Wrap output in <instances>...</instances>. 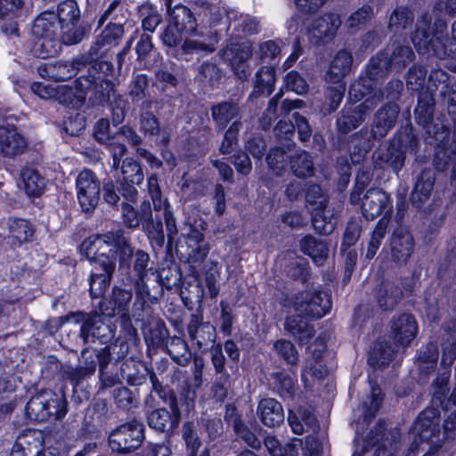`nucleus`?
Wrapping results in <instances>:
<instances>
[{"label":"nucleus","instance_id":"4be33fe9","mask_svg":"<svg viewBox=\"0 0 456 456\" xmlns=\"http://www.w3.org/2000/svg\"><path fill=\"white\" fill-rule=\"evenodd\" d=\"M186 329L190 339L196 343L199 349L216 340V328L209 322H203L202 310L191 314Z\"/></svg>","mask_w":456,"mask_h":456},{"label":"nucleus","instance_id":"ddd939ff","mask_svg":"<svg viewBox=\"0 0 456 456\" xmlns=\"http://www.w3.org/2000/svg\"><path fill=\"white\" fill-rule=\"evenodd\" d=\"M170 411L165 407L157 408L146 414L148 426L154 431L170 435L176 429L182 419L181 409L178 401L164 402Z\"/></svg>","mask_w":456,"mask_h":456},{"label":"nucleus","instance_id":"09e8293b","mask_svg":"<svg viewBox=\"0 0 456 456\" xmlns=\"http://www.w3.org/2000/svg\"><path fill=\"white\" fill-rule=\"evenodd\" d=\"M305 201L311 211L326 210L330 198L321 185L308 183L305 191Z\"/></svg>","mask_w":456,"mask_h":456},{"label":"nucleus","instance_id":"6e6d98bb","mask_svg":"<svg viewBox=\"0 0 456 456\" xmlns=\"http://www.w3.org/2000/svg\"><path fill=\"white\" fill-rule=\"evenodd\" d=\"M110 47L98 36L95 41L92 43L88 51L77 56L78 61H80L84 68L86 66H94L95 63L99 62H109L108 61L101 60L104 57L105 53H107Z\"/></svg>","mask_w":456,"mask_h":456},{"label":"nucleus","instance_id":"7c9ffc66","mask_svg":"<svg viewBox=\"0 0 456 456\" xmlns=\"http://www.w3.org/2000/svg\"><path fill=\"white\" fill-rule=\"evenodd\" d=\"M256 415L263 425L268 428L279 427L284 421V410L274 398L262 399L257 405Z\"/></svg>","mask_w":456,"mask_h":456},{"label":"nucleus","instance_id":"c03bdc74","mask_svg":"<svg viewBox=\"0 0 456 456\" xmlns=\"http://www.w3.org/2000/svg\"><path fill=\"white\" fill-rule=\"evenodd\" d=\"M165 348L176 364L185 367L190 363L191 353L187 342L182 338L177 336L170 337Z\"/></svg>","mask_w":456,"mask_h":456},{"label":"nucleus","instance_id":"423d86ee","mask_svg":"<svg viewBox=\"0 0 456 456\" xmlns=\"http://www.w3.org/2000/svg\"><path fill=\"white\" fill-rule=\"evenodd\" d=\"M292 304L295 312L310 319L323 317L332 306L330 295L318 289L298 292L295 295Z\"/></svg>","mask_w":456,"mask_h":456},{"label":"nucleus","instance_id":"412c9836","mask_svg":"<svg viewBox=\"0 0 456 456\" xmlns=\"http://www.w3.org/2000/svg\"><path fill=\"white\" fill-rule=\"evenodd\" d=\"M375 168H390L398 174L405 163L406 156L402 149H399L391 140L384 147L377 149L373 155Z\"/></svg>","mask_w":456,"mask_h":456},{"label":"nucleus","instance_id":"f3484780","mask_svg":"<svg viewBox=\"0 0 456 456\" xmlns=\"http://www.w3.org/2000/svg\"><path fill=\"white\" fill-rule=\"evenodd\" d=\"M400 113L396 102H387L381 105L374 113L370 129L373 136L382 140L395 126Z\"/></svg>","mask_w":456,"mask_h":456},{"label":"nucleus","instance_id":"4468645a","mask_svg":"<svg viewBox=\"0 0 456 456\" xmlns=\"http://www.w3.org/2000/svg\"><path fill=\"white\" fill-rule=\"evenodd\" d=\"M376 141L380 140L373 136V133L370 128L364 126L343 137V139L341 138L338 149L348 152L352 162L358 164L363 160L373 148Z\"/></svg>","mask_w":456,"mask_h":456},{"label":"nucleus","instance_id":"f257e3e1","mask_svg":"<svg viewBox=\"0 0 456 456\" xmlns=\"http://www.w3.org/2000/svg\"><path fill=\"white\" fill-rule=\"evenodd\" d=\"M445 32L446 29L439 31L435 21H432V16L425 12L417 20L412 42L420 54L445 59L453 54L452 41Z\"/></svg>","mask_w":456,"mask_h":456},{"label":"nucleus","instance_id":"f704fd0d","mask_svg":"<svg viewBox=\"0 0 456 456\" xmlns=\"http://www.w3.org/2000/svg\"><path fill=\"white\" fill-rule=\"evenodd\" d=\"M353 65V55L350 52L339 50L332 59L325 74L326 82H344L350 73Z\"/></svg>","mask_w":456,"mask_h":456},{"label":"nucleus","instance_id":"6e6552de","mask_svg":"<svg viewBox=\"0 0 456 456\" xmlns=\"http://www.w3.org/2000/svg\"><path fill=\"white\" fill-rule=\"evenodd\" d=\"M386 58L381 51L371 57L366 67L367 78H361L350 86V99L355 102L360 101L370 93L372 82L377 83L382 80L393 71Z\"/></svg>","mask_w":456,"mask_h":456},{"label":"nucleus","instance_id":"69168bd1","mask_svg":"<svg viewBox=\"0 0 456 456\" xmlns=\"http://www.w3.org/2000/svg\"><path fill=\"white\" fill-rule=\"evenodd\" d=\"M332 86L327 87L325 91L326 108L325 114H331L338 110L346 92L345 82H328Z\"/></svg>","mask_w":456,"mask_h":456},{"label":"nucleus","instance_id":"a18cd8bd","mask_svg":"<svg viewBox=\"0 0 456 456\" xmlns=\"http://www.w3.org/2000/svg\"><path fill=\"white\" fill-rule=\"evenodd\" d=\"M290 170L298 178L311 177L314 175V167L312 156L301 151L290 156Z\"/></svg>","mask_w":456,"mask_h":456},{"label":"nucleus","instance_id":"a19ab883","mask_svg":"<svg viewBox=\"0 0 456 456\" xmlns=\"http://www.w3.org/2000/svg\"><path fill=\"white\" fill-rule=\"evenodd\" d=\"M137 300H142V305L146 302L155 303L163 295V287L156 278L151 281L148 277L142 280H134V283Z\"/></svg>","mask_w":456,"mask_h":456},{"label":"nucleus","instance_id":"bf43d9fd","mask_svg":"<svg viewBox=\"0 0 456 456\" xmlns=\"http://www.w3.org/2000/svg\"><path fill=\"white\" fill-rule=\"evenodd\" d=\"M242 122H232L225 128L223 134V140L219 145L218 151L223 155L231 154L239 145V134L242 129Z\"/></svg>","mask_w":456,"mask_h":456},{"label":"nucleus","instance_id":"0eeeda50","mask_svg":"<svg viewBox=\"0 0 456 456\" xmlns=\"http://www.w3.org/2000/svg\"><path fill=\"white\" fill-rule=\"evenodd\" d=\"M104 248V241L101 238L85 240L81 244V251L91 263L90 274L95 277L108 274L112 277L116 270V254H107L101 251Z\"/></svg>","mask_w":456,"mask_h":456},{"label":"nucleus","instance_id":"c756f323","mask_svg":"<svg viewBox=\"0 0 456 456\" xmlns=\"http://www.w3.org/2000/svg\"><path fill=\"white\" fill-rule=\"evenodd\" d=\"M303 315H289L284 320V330L291 336L298 345H306L315 335V329L313 324L304 320Z\"/></svg>","mask_w":456,"mask_h":456},{"label":"nucleus","instance_id":"8fccbe9b","mask_svg":"<svg viewBox=\"0 0 456 456\" xmlns=\"http://www.w3.org/2000/svg\"><path fill=\"white\" fill-rule=\"evenodd\" d=\"M50 68L51 79L54 81H66L75 77L84 68L78 58L72 61H56Z\"/></svg>","mask_w":456,"mask_h":456},{"label":"nucleus","instance_id":"5fc2aeb1","mask_svg":"<svg viewBox=\"0 0 456 456\" xmlns=\"http://www.w3.org/2000/svg\"><path fill=\"white\" fill-rule=\"evenodd\" d=\"M21 178L25 191L29 196L38 197L44 192L46 186L45 179L36 169H22Z\"/></svg>","mask_w":456,"mask_h":456},{"label":"nucleus","instance_id":"ea45409f","mask_svg":"<svg viewBox=\"0 0 456 456\" xmlns=\"http://www.w3.org/2000/svg\"><path fill=\"white\" fill-rule=\"evenodd\" d=\"M129 386L120 385L113 388L111 396L113 403L119 411L129 412L140 405L139 392L132 390Z\"/></svg>","mask_w":456,"mask_h":456},{"label":"nucleus","instance_id":"f8f14e48","mask_svg":"<svg viewBox=\"0 0 456 456\" xmlns=\"http://www.w3.org/2000/svg\"><path fill=\"white\" fill-rule=\"evenodd\" d=\"M78 203L85 213H92L98 206L101 183L96 175L89 170H82L76 180Z\"/></svg>","mask_w":456,"mask_h":456},{"label":"nucleus","instance_id":"bb28decb","mask_svg":"<svg viewBox=\"0 0 456 456\" xmlns=\"http://www.w3.org/2000/svg\"><path fill=\"white\" fill-rule=\"evenodd\" d=\"M224 419L232 427L238 439L243 441L248 446L252 449L257 450L261 447V441L251 431L248 425L238 414L237 409L232 404H227L225 407Z\"/></svg>","mask_w":456,"mask_h":456},{"label":"nucleus","instance_id":"20e7f679","mask_svg":"<svg viewBox=\"0 0 456 456\" xmlns=\"http://www.w3.org/2000/svg\"><path fill=\"white\" fill-rule=\"evenodd\" d=\"M25 410L27 417L37 422L45 421L52 416L61 419L68 412V401L61 392L43 390L29 399Z\"/></svg>","mask_w":456,"mask_h":456},{"label":"nucleus","instance_id":"680f3d73","mask_svg":"<svg viewBox=\"0 0 456 456\" xmlns=\"http://www.w3.org/2000/svg\"><path fill=\"white\" fill-rule=\"evenodd\" d=\"M251 55V46L247 43L231 44L227 45L222 53V57L229 61L231 65L247 62Z\"/></svg>","mask_w":456,"mask_h":456},{"label":"nucleus","instance_id":"7ed1b4c3","mask_svg":"<svg viewBox=\"0 0 456 456\" xmlns=\"http://www.w3.org/2000/svg\"><path fill=\"white\" fill-rule=\"evenodd\" d=\"M59 29L60 24L53 12H44L34 20L31 31L38 38L35 52L39 58L54 57L61 52Z\"/></svg>","mask_w":456,"mask_h":456},{"label":"nucleus","instance_id":"864d4df0","mask_svg":"<svg viewBox=\"0 0 456 456\" xmlns=\"http://www.w3.org/2000/svg\"><path fill=\"white\" fill-rule=\"evenodd\" d=\"M61 44L66 45H74L80 43L88 36L90 28L87 26L80 25L79 22H70L60 25Z\"/></svg>","mask_w":456,"mask_h":456},{"label":"nucleus","instance_id":"6ab92c4d","mask_svg":"<svg viewBox=\"0 0 456 456\" xmlns=\"http://www.w3.org/2000/svg\"><path fill=\"white\" fill-rule=\"evenodd\" d=\"M390 330L394 343L407 346L418 333V324L412 314L403 313L393 316L390 322Z\"/></svg>","mask_w":456,"mask_h":456},{"label":"nucleus","instance_id":"13d9d810","mask_svg":"<svg viewBox=\"0 0 456 456\" xmlns=\"http://www.w3.org/2000/svg\"><path fill=\"white\" fill-rule=\"evenodd\" d=\"M208 242H201L200 244L187 245V250L183 252V246L181 245L176 248V253L180 259H184L190 265L200 264L207 257L209 252Z\"/></svg>","mask_w":456,"mask_h":456},{"label":"nucleus","instance_id":"393cba45","mask_svg":"<svg viewBox=\"0 0 456 456\" xmlns=\"http://www.w3.org/2000/svg\"><path fill=\"white\" fill-rule=\"evenodd\" d=\"M211 118L218 131H223L232 122L241 121V108L236 100H225L215 103L210 108Z\"/></svg>","mask_w":456,"mask_h":456},{"label":"nucleus","instance_id":"58836bf2","mask_svg":"<svg viewBox=\"0 0 456 456\" xmlns=\"http://www.w3.org/2000/svg\"><path fill=\"white\" fill-rule=\"evenodd\" d=\"M275 80L274 68L272 66L262 67L256 73L254 90L249 94L248 100L253 101L262 95H270L274 89Z\"/></svg>","mask_w":456,"mask_h":456},{"label":"nucleus","instance_id":"0e129e2a","mask_svg":"<svg viewBox=\"0 0 456 456\" xmlns=\"http://www.w3.org/2000/svg\"><path fill=\"white\" fill-rule=\"evenodd\" d=\"M274 388L283 398H292L296 393L295 382L286 371H276L270 375Z\"/></svg>","mask_w":456,"mask_h":456},{"label":"nucleus","instance_id":"37998d69","mask_svg":"<svg viewBox=\"0 0 456 456\" xmlns=\"http://www.w3.org/2000/svg\"><path fill=\"white\" fill-rule=\"evenodd\" d=\"M435 95L427 89L420 91L418 95V103L414 110L415 120L419 126H427L433 120Z\"/></svg>","mask_w":456,"mask_h":456},{"label":"nucleus","instance_id":"9b49d317","mask_svg":"<svg viewBox=\"0 0 456 456\" xmlns=\"http://www.w3.org/2000/svg\"><path fill=\"white\" fill-rule=\"evenodd\" d=\"M430 88L436 87L437 100L446 108L456 134V82L450 83V76L443 69H433L429 75Z\"/></svg>","mask_w":456,"mask_h":456},{"label":"nucleus","instance_id":"49530a36","mask_svg":"<svg viewBox=\"0 0 456 456\" xmlns=\"http://www.w3.org/2000/svg\"><path fill=\"white\" fill-rule=\"evenodd\" d=\"M428 12L439 31L447 29L446 15L456 14V0H437Z\"/></svg>","mask_w":456,"mask_h":456},{"label":"nucleus","instance_id":"603ef678","mask_svg":"<svg viewBox=\"0 0 456 456\" xmlns=\"http://www.w3.org/2000/svg\"><path fill=\"white\" fill-rule=\"evenodd\" d=\"M138 12L142 19L143 33H153L162 23V15L158 12L156 6L150 2L142 3L138 7Z\"/></svg>","mask_w":456,"mask_h":456},{"label":"nucleus","instance_id":"4c0bfd02","mask_svg":"<svg viewBox=\"0 0 456 456\" xmlns=\"http://www.w3.org/2000/svg\"><path fill=\"white\" fill-rule=\"evenodd\" d=\"M398 345H392L386 340H377L369 353L368 362L374 368H380L388 365L393 360Z\"/></svg>","mask_w":456,"mask_h":456},{"label":"nucleus","instance_id":"72a5a7b5","mask_svg":"<svg viewBox=\"0 0 456 456\" xmlns=\"http://www.w3.org/2000/svg\"><path fill=\"white\" fill-rule=\"evenodd\" d=\"M151 368L132 357L124 361L119 366V375L129 387H140L146 383Z\"/></svg>","mask_w":456,"mask_h":456},{"label":"nucleus","instance_id":"79ce46f5","mask_svg":"<svg viewBox=\"0 0 456 456\" xmlns=\"http://www.w3.org/2000/svg\"><path fill=\"white\" fill-rule=\"evenodd\" d=\"M301 251L309 256L318 266L323 265L328 257V245L312 235H306L299 241Z\"/></svg>","mask_w":456,"mask_h":456},{"label":"nucleus","instance_id":"3c124183","mask_svg":"<svg viewBox=\"0 0 456 456\" xmlns=\"http://www.w3.org/2000/svg\"><path fill=\"white\" fill-rule=\"evenodd\" d=\"M403 90V81L400 79H392L383 89L375 91L373 94L366 98V100H370L375 109L378 103L383 102L384 99H387L388 102H395L400 99Z\"/></svg>","mask_w":456,"mask_h":456},{"label":"nucleus","instance_id":"c85d7f7f","mask_svg":"<svg viewBox=\"0 0 456 456\" xmlns=\"http://www.w3.org/2000/svg\"><path fill=\"white\" fill-rule=\"evenodd\" d=\"M393 71L401 72L415 59V53L409 45L392 42L381 51Z\"/></svg>","mask_w":456,"mask_h":456},{"label":"nucleus","instance_id":"052dcab7","mask_svg":"<svg viewBox=\"0 0 456 456\" xmlns=\"http://www.w3.org/2000/svg\"><path fill=\"white\" fill-rule=\"evenodd\" d=\"M156 280L159 281L163 289L166 288L167 290L178 289L182 283V273L176 265L171 264L160 269Z\"/></svg>","mask_w":456,"mask_h":456},{"label":"nucleus","instance_id":"a211bd4d","mask_svg":"<svg viewBox=\"0 0 456 456\" xmlns=\"http://www.w3.org/2000/svg\"><path fill=\"white\" fill-rule=\"evenodd\" d=\"M361 211L366 220H373L384 212L389 213L390 197L384 191L378 188H370L361 196Z\"/></svg>","mask_w":456,"mask_h":456},{"label":"nucleus","instance_id":"9d476101","mask_svg":"<svg viewBox=\"0 0 456 456\" xmlns=\"http://www.w3.org/2000/svg\"><path fill=\"white\" fill-rule=\"evenodd\" d=\"M101 311L87 314L79 330V337L84 344H93L99 340L102 344L110 341L115 336V326L104 319Z\"/></svg>","mask_w":456,"mask_h":456},{"label":"nucleus","instance_id":"dca6fc26","mask_svg":"<svg viewBox=\"0 0 456 456\" xmlns=\"http://www.w3.org/2000/svg\"><path fill=\"white\" fill-rule=\"evenodd\" d=\"M440 406L433 405L425 408L417 417L412 431L419 440L429 441L440 435Z\"/></svg>","mask_w":456,"mask_h":456},{"label":"nucleus","instance_id":"2f4dec72","mask_svg":"<svg viewBox=\"0 0 456 456\" xmlns=\"http://www.w3.org/2000/svg\"><path fill=\"white\" fill-rule=\"evenodd\" d=\"M167 9V20L174 27L179 28L187 34H193L197 29V20L190 8L176 4Z\"/></svg>","mask_w":456,"mask_h":456},{"label":"nucleus","instance_id":"338daca9","mask_svg":"<svg viewBox=\"0 0 456 456\" xmlns=\"http://www.w3.org/2000/svg\"><path fill=\"white\" fill-rule=\"evenodd\" d=\"M169 330L163 321H158L150 329L149 334L145 337L148 346L153 348L165 347L169 340Z\"/></svg>","mask_w":456,"mask_h":456},{"label":"nucleus","instance_id":"e433bc0d","mask_svg":"<svg viewBox=\"0 0 456 456\" xmlns=\"http://www.w3.org/2000/svg\"><path fill=\"white\" fill-rule=\"evenodd\" d=\"M151 79L143 73H134L128 86V96L133 104L145 102H159L151 97Z\"/></svg>","mask_w":456,"mask_h":456},{"label":"nucleus","instance_id":"473e14b6","mask_svg":"<svg viewBox=\"0 0 456 456\" xmlns=\"http://www.w3.org/2000/svg\"><path fill=\"white\" fill-rule=\"evenodd\" d=\"M133 297L131 289H125L119 287L112 289L111 298L109 303L101 301L99 304L100 311L105 316L111 317L116 314V312L122 314H128V308Z\"/></svg>","mask_w":456,"mask_h":456},{"label":"nucleus","instance_id":"a878e982","mask_svg":"<svg viewBox=\"0 0 456 456\" xmlns=\"http://www.w3.org/2000/svg\"><path fill=\"white\" fill-rule=\"evenodd\" d=\"M414 240L404 227L395 229L390 239V255L394 262L406 264L414 251Z\"/></svg>","mask_w":456,"mask_h":456},{"label":"nucleus","instance_id":"4d7b16f0","mask_svg":"<svg viewBox=\"0 0 456 456\" xmlns=\"http://www.w3.org/2000/svg\"><path fill=\"white\" fill-rule=\"evenodd\" d=\"M180 296L183 303L187 309L192 310L198 305V310H201V305L204 298V288L200 281L190 283L187 287H180Z\"/></svg>","mask_w":456,"mask_h":456},{"label":"nucleus","instance_id":"b1692460","mask_svg":"<svg viewBox=\"0 0 456 456\" xmlns=\"http://www.w3.org/2000/svg\"><path fill=\"white\" fill-rule=\"evenodd\" d=\"M45 446V434L39 429H28L12 445L11 456H37Z\"/></svg>","mask_w":456,"mask_h":456},{"label":"nucleus","instance_id":"aec40b11","mask_svg":"<svg viewBox=\"0 0 456 456\" xmlns=\"http://www.w3.org/2000/svg\"><path fill=\"white\" fill-rule=\"evenodd\" d=\"M340 25L341 20L338 15L325 14L312 21L308 28L309 37L315 45L326 44L334 37Z\"/></svg>","mask_w":456,"mask_h":456},{"label":"nucleus","instance_id":"1a4fd4ad","mask_svg":"<svg viewBox=\"0 0 456 456\" xmlns=\"http://www.w3.org/2000/svg\"><path fill=\"white\" fill-rule=\"evenodd\" d=\"M374 110L370 100H364L355 106H345L336 116L335 126L341 137L348 135L351 132L360 127L370 117Z\"/></svg>","mask_w":456,"mask_h":456},{"label":"nucleus","instance_id":"2eb2a0df","mask_svg":"<svg viewBox=\"0 0 456 456\" xmlns=\"http://www.w3.org/2000/svg\"><path fill=\"white\" fill-rule=\"evenodd\" d=\"M411 293V286L400 281L385 280L376 288L375 298L382 311H392L404 297Z\"/></svg>","mask_w":456,"mask_h":456},{"label":"nucleus","instance_id":"5701e85b","mask_svg":"<svg viewBox=\"0 0 456 456\" xmlns=\"http://www.w3.org/2000/svg\"><path fill=\"white\" fill-rule=\"evenodd\" d=\"M101 239L104 241V247H107L108 244L115 246L116 250L110 249L108 254L115 252L116 256H118L119 270L128 273L135 251L131 247L129 240L125 236L124 232L120 229L110 232L101 237Z\"/></svg>","mask_w":456,"mask_h":456},{"label":"nucleus","instance_id":"e2e57ef3","mask_svg":"<svg viewBox=\"0 0 456 456\" xmlns=\"http://www.w3.org/2000/svg\"><path fill=\"white\" fill-rule=\"evenodd\" d=\"M60 25L70 22H79L81 12L76 0H64L57 6L55 13Z\"/></svg>","mask_w":456,"mask_h":456},{"label":"nucleus","instance_id":"774afa93","mask_svg":"<svg viewBox=\"0 0 456 456\" xmlns=\"http://www.w3.org/2000/svg\"><path fill=\"white\" fill-rule=\"evenodd\" d=\"M390 140L399 149H402L405 155L408 151L411 152H416L418 151L419 140L413 133V128L411 126L404 127Z\"/></svg>","mask_w":456,"mask_h":456},{"label":"nucleus","instance_id":"de8ad7c7","mask_svg":"<svg viewBox=\"0 0 456 456\" xmlns=\"http://www.w3.org/2000/svg\"><path fill=\"white\" fill-rule=\"evenodd\" d=\"M34 234L32 225L25 219L14 218L9 222V239L13 246L28 241Z\"/></svg>","mask_w":456,"mask_h":456},{"label":"nucleus","instance_id":"c9c22d12","mask_svg":"<svg viewBox=\"0 0 456 456\" xmlns=\"http://www.w3.org/2000/svg\"><path fill=\"white\" fill-rule=\"evenodd\" d=\"M160 104L162 102H145L140 104V130L145 134L158 135L159 134L160 124L155 112Z\"/></svg>","mask_w":456,"mask_h":456},{"label":"nucleus","instance_id":"cd10ccee","mask_svg":"<svg viewBox=\"0 0 456 456\" xmlns=\"http://www.w3.org/2000/svg\"><path fill=\"white\" fill-rule=\"evenodd\" d=\"M27 142L13 125H0V152L5 157H14L24 152Z\"/></svg>","mask_w":456,"mask_h":456},{"label":"nucleus","instance_id":"f03ea898","mask_svg":"<svg viewBox=\"0 0 456 456\" xmlns=\"http://www.w3.org/2000/svg\"><path fill=\"white\" fill-rule=\"evenodd\" d=\"M114 74L112 62H99L87 68L86 73L76 79L77 89L86 94L92 90L98 104L107 103L114 92V84L109 77Z\"/></svg>","mask_w":456,"mask_h":456},{"label":"nucleus","instance_id":"39448f33","mask_svg":"<svg viewBox=\"0 0 456 456\" xmlns=\"http://www.w3.org/2000/svg\"><path fill=\"white\" fill-rule=\"evenodd\" d=\"M145 438L144 426L133 419L114 428L108 437L109 446L118 455H128L139 449Z\"/></svg>","mask_w":456,"mask_h":456}]
</instances>
